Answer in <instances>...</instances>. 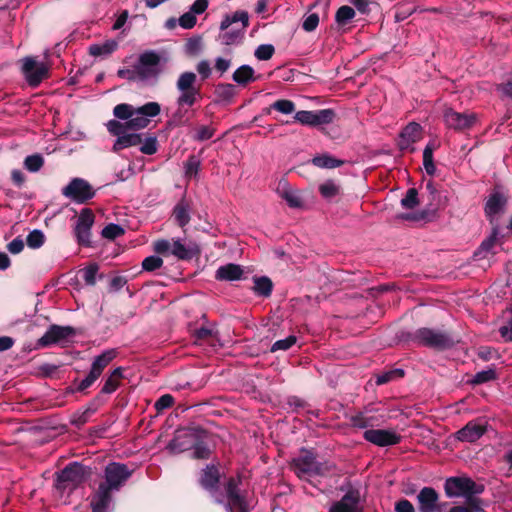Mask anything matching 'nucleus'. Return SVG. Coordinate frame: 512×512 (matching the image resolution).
<instances>
[{"label": "nucleus", "mask_w": 512, "mask_h": 512, "mask_svg": "<svg viewBox=\"0 0 512 512\" xmlns=\"http://www.w3.org/2000/svg\"><path fill=\"white\" fill-rule=\"evenodd\" d=\"M419 512H442L445 504L439 502V494L433 487H423L417 495Z\"/></svg>", "instance_id": "18"}, {"label": "nucleus", "mask_w": 512, "mask_h": 512, "mask_svg": "<svg viewBox=\"0 0 512 512\" xmlns=\"http://www.w3.org/2000/svg\"><path fill=\"white\" fill-rule=\"evenodd\" d=\"M44 164V159L39 154L27 156L24 161V167L30 172H37Z\"/></svg>", "instance_id": "45"}, {"label": "nucleus", "mask_w": 512, "mask_h": 512, "mask_svg": "<svg viewBox=\"0 0 512 512\" xmlns=\"http://www.w3.org/2000/svg\"><path fill=\"white\" fill-rule=\"evenodd\" d=\"M327 472L326 467L323 463L318 462L316 459L313 460V464L311 465V468L308 472V476L316 475V476H323Z\"/></svg>", "instance_id": "63"}, {"label": "nucleus", "mask_w": 512, "mask_h": 512, "mask_svg": "<svg viewBox=\"0 0 512 512\" xmlns=\"http://www.w3.org/2000/svg\"><path fill=\"white\" fill-rule=\"evenodd\" d=\"M163 264V260L158 256L146 257L142 262V267L145 271H154L160 268Z\"/></svg>", "instance_id": "57"}, {"label": "nucleus", "mask_w": 512, "mask_h": 512, "mask_svg": "<svg viewBox=\"0 0 512 512\" xmlns=\"http://www.w3.org/2000/svg\"><path fill=\"white\" fill-rule=\"evenodd\" d=\"M360 503V491L350 488L339 501L332 504L329 512H357Z\"/></svg>", "instance_id": "22"}, {"label": "nucleus", "mask_w": 512, "mask_h": 512, "mask_svg": "<svg viewBox=\"0 0 512 512\" xmlns=\"http://www.w3.org/2000/svg\"><path fill=\"white\" fill-rule=\"evenodd\" d=\"M142 142L141 136L135 133L124 132L120 137L117 138L114 143L113 150L119 151L121 149L139 145Z\"/></svg>", "instance_id": "32"}, {"label": "nucleus", "mask_w": 512, "mask_h": 512, "mask_svg": "<svg viewBox=\"0 0 512 512\" xmlns=\"http://www.w3.org/2000/svg\"><path fill=\"white\" fill-rule=\"evenodd\" d=\"M254 286L252 287L253 292L263 298H269L273 291V282L267 276H254Z\"/></svg>", "instance_id": "28"}, {"label": "nucleus", "mask_w": 512, "mask_h": 512, "mask_svg": "<svg viewBox=\"0 0 512 512\" xmlns=\"http://www.w3.org/2000/svg\"><path fill=\"white\" fill-rule=\"evenodd\" d=\"M497 379V373L494 368L477 372L470 380L472 385H481Z\"/></svg>", "instance_id": "38"}, {"label": "nucleus", "mask_w": 512, "mask_h": 512, "mask_svg": "<svg viewBox=\"0 0 512 512\" xmlns=\"http://www.w3.org/2000/svg\"><path fill=\"white\" fill-rule=\"evenodd\" d=\"M210 455V449L202 443L195 441L192 448V457L195 459H206Z\"/></svg>", "instance_id": "58"}, {"label": "nucleus", "mask_w": 512, "mask_h": 512, "mask_svg": "<svg viewBox=\"0 0 512 512\" xmlns=\"http://www.w3.org/2000/svg\"><path fill=\"white\" fill-rule=\"evenodd\" d=\"M318 191L325 200L331 201L341 194V186L337 181L327 179L319 185Z\"/></svg>", "instance_id": "31"}, {"label": "nucleus", "mask_w": 512, "mask_h": 512, "mask_svg": "<svg viewBox=\"0 0 512 512\" xmlns=\"http://www.w3.org/2000/svg\"><path fill=\"white\" fill-rule=\"evenodd\" d=\"M271 107L273 110H276L285 115L294 113L296 110L295 103L289 99H278L271 104Z\"/></svg>", "instance_id": "40"}, {"label": "nucleus", "mask_w": 512, "mask_h": 512, "mask_svg": "<svg viewBox=\"0 0 512 512\" xmlns=\"http://www.w3.org/2000/svg\"><path fill=\"white\" fill-rule=\"evenodd\" d=\"M219 481L220 473L218 467L214 464L207 465L200 479L201 485L210 492L215 502L222 503L221 493H218Z\"/></svg>", "instance_id": "19"}, {"label": "nucleus", "mask_w": 512, "mask_h": 512, "mask_svg": "<svg viewBox=\"0 0 512 512\" xmlns=\"http://www.w3.org/2000/svg\"><path fill=\"white\" fill-rule=\"evenodd\" d=\"M135 66L138 78L143 82H155L162 72L160 56L154 51L142 53Z\"/></svg>", "instance_id": "8"}, {"label": "nucleus", "mask_w": 512, "mask_h": 512, "mask_svg": "<svg viewBox=\"0 0 512 512\" xmlns=\"http://www.w3.org/2000/svg\"><path fill=\"white\" fill-rule=\"evenodd\" d=\"M245 278V271L241 265L234 263L226 264V281H237Z\"/></svg>", "instance_id": "39"}, {"label": "nucleus", "mask_w": 512, "mask_h": 512, "mask_svg": "<svg viewBox=\"0 0 512 512\" xmlns=\"http://www.w3.org/2000/svg\"><path fill=\"white\" fill-rule=\"evenodd\" d=\"M21 62L22 73L31 87L39 86V84L48 77L49 66L46 63L39 62L34 57H25Z\"/></svg>", "instance_id": "11"}, {"label": "nucleus", "mask_w": 512, "mask_h": 512, "mask_svg": "<svg viewBox=\"0 0 512 512\" xmlns=\"http://www.w3.org/2000/svg\"><path fill=\"white\" fill-rule=\"evenodd\" d=\"M85 479V469L79 463L64 468L58 475L56 487L60 490H72Z\"/></svg>", "instance_id": "12"}, {"label": "nucleus", "mask_w": 512, "mask_h": 512, "mask_svg": "<svg viewBox=\"0 0 512 512\" xmlns=\"http://www.w3.org/2000/svg\"><path fill=\"white\" fill-rule=\"evenodd\" d=\"M507 311L511 314V317L505 324L500 326L499 333L503 338L504 342H512V305L507 308Z\"/></svg>", "instance_id": "50"}, {"label": "nucleus", "mask_w": 512, "mask_h": 512, "mask_svg": "<svg viewBox=\"0 0 512 512\" xmlns=\"http://www.w3.org/2000/svg\"><path fill=\"white\" fill-rule=\"evenodd\" d=\"M98 272V266L95 264L89 265L82 270V276L86 284L94 285L96 282V275Z\"/></svg>", "instance_id": "56"}, {"label": "nucleus", "mask_w": 512, "mask_h": 512, "mask_svg": "<svg viewBox=\"0 0 512 512\" xmlns=\"http://www.w3.org/2000/svg\"><path fill=\"white\" fill-rule=\"evenodd\" d=\"M74 336L73 328L69 326L52 325L38 340L39 347H48L54 344L65 345Z\"/></svg>", "instance_id": "15"}, {"label": "nucleus", "mask_w": 512, "mask_h": 512, "mask_svg": "<svg viewBox=\"0 0 512 512\" xmlns=\"http://www.w3.org/2000/svg\"><path fill=\"white\" fill-rule=\"evenodd\" d=\"M124 234V229L118 224H108L102 230V236L106 239L114 240Z\"/></svg>", "instance_id": "47"}, {"label": "nucleus", "mask_w": 512, "mask_h": 512, "mask_svg": "<svg viewBox=\"0 0 512 512\" xmlns=\"http://www.w3.org/2000/svg\"><path fill=\"white\" fill-rule=\"evenodd\" d=\"M118 76L131 81L139 80L135 65L132 68L119 69Z\"/></svg>", "instance_id": "61"}, {"label": "nucleus", "mask_w": 512, "mask_h": 512, "mask_svg": "<svg viewBox=\"0 0 512 512\" xmlns=\"http://www.w3.org/2000/svg\"><path fill=\"white\" fill-rule=\"evenodd\" d=\"M130 475L126 465L115 462L108 464L105 468L106 482L99 485L92 497V512H108L112 503L111 492L118 490Z\"/></svg>", "instance_id": "1"}, {"label": "nucleus", "mask_w": 512, "mask_h": 512, "mask_svg": "<svg viewBox=\"0 0 512 512\" xmlns=\"http://www.w3.org/2000/svg\"><path fill=\"white\" fill-rule=\"evenodd\" d=\"M401 205L405 209H414L419 205L418 191L416 188H409L406 195L401 199Z\"/></svg>", "instance_id": "42"}, {"label": "nucleus", "mask_w": 512, "mask_h": 512, "mask_svg": "<svg viewBox=\"0 0 512 512\" xmlns=\"http://www.w3.org/2000/svg\"><path fill=\"white\" fill-rule=\"evenodd\" d=\"M107 129L111 134L116 135L117 138L120 137L124 132L129 130V128L127 127V121L123 124L116 120H110L107 123Z\"/></svg>", "instance_id": "55"}, {"label": "nucleus", "mask_w": 512, "mask_h": 512, "mask_svg": "<svg viewBox=\"0 0 512 512\" xmlns=\"http://www.w3.org/2000/svg\"><path fill=\"white\" fill-rule=\"evenodd\" d=\"M487 431V423L471 420L455 433L456 439L461 442L473 443L479 440Z\"/></svg>", "instance_id": "20"}, {"label": "nucleus", "mask_w": 512, "mask_h": 512, "mask_svg": "<svg viewBox=\"0 0 512 512\" xmlns=\"http://www.w3.org/2000/svg\"><path fill=\"white\" fill-rule=\"evenodd\" d=\"M118 47L115 40H107L102 44H93L89 47V52L93 56H106L111 54Z\"/></svg>", "instance_id": "33"}, {"label": "nucleus", "mask_w": 512, "mask_h": 512, "mask_svg": "<svg viewBox=\"0 0 512 512\" xmlns=\"http://www.w3.org/2000/svg\"><path fill=\"white\" fill-rule=\"evenodd\" d=\"M404 370L402 369H393L387 372H384L377 376L376 384L377 385H384L387 384L395 379H400L404 377Z\"/></svg>", "instance_id": "43"}, {"label": "nucleus", "mask_w": 512, "mask_h": 512, "mask_svg": "<svg viewBox=\"0 0 512 512\" xmlns=\"http://www.w3.org/2000/svg\"><path fill=\"white\" fill-rule=\"evenodd\" d=\"M363 438L379 447L397 445L402 440V436L400 434L387 429H367L363 433Z\"/></svg>", "instance_id": "16"}, {"label": "nucleus", "mask_w": 512, "mask_h": 512, "mask_svg": "<svg viewBox=\"0 0 512 512\" xmlns=\"http://www.w3.org/2000/svg\"><path fill=\"white\" fill-rule=\"evenodd\" d=\"M173 214L175 220L181 227H184L190 220L187 206L184 203L176 205Z\"/></svg>", "instance_id": "46"}, {"label": "nucleus", "mask_w": 512, "mask_h": 512, "mask_svg": "<svg viewBox=\"0 0 512 512\" xmlns=\"http://www.w3.org/2000/svg\"><path fill=\"white\" fill-rule=\"evenodd\" d=\"M253 75L254 70L251 66L242 65L233 73L232 78L236 83L246 85L253 80Z\"/></svg>", "instance_id": "35"}, {"label": "nucleus", "mask_w": 512, "mask_h": 512, "mask_svg": "<svg viewBox=\"0 0 512 512\" xmlns=\"http://www.w3.org/2000/svg\"><path fill=\"white\" fill-rule=\"evenodd\" d=\"M275 48L272 44H261L255 50V57L258 60H269L274 55Z\"/></svg>", "instance_id": "48"}, {"label": "nucleus", "mask_w": 512, "mask_h": 512, "mask_svg": "<svg viewBox=\"0 0 512 512\" xmlns=\"http://www.w3.org/2000/svg\"><path fill=\"white\" fill-rule=\"evenodd\" d=\"M65 197L77 203H84L91 199L95 192L91 185L84 179L74 178L62 190Z\"/></svg>", "instance_id": "13"}, {"label": "nucleus", "mask_w": 512, "mask_h": 512, "mask_svg": "<svg viewBox=\"0 0 512 512\" xmlns=\"http://www.w3.org/2000/svg\"><path fill=\"white\" fill-rule=\"evenodd\" d=\"M421 126L418 123H409L400 133L401 138L408 139L410 142H417L419 139Z\"/></svg>", "instance_id": "41"}, {"label": "nucleus", "mask_w": 512, "mask_h": 512, "mask_svg": "<svg viewBox=\"0 0 512 512\" xmlns=\"http://www.w3.org/2000/svg\"><path fill=\"white\" fill-rule=\"evenodd\" d=\"M277 192L280 197L284 199L289 207L291 208H301L303 206L302 197L300 192L296 189L289 187L287 181H280Z\"/></svg>", "instance_id": "27"}, {"label": "nucleus", "mask_w": 512, "mask_h": 512, "mask_svg": "<svg viewBox=\"0 0 512 512\" xmlns=\"http://www.w3.org/2000/svg\"><path fill=\"white\" fill-rule=\"evenodd\" d=\"M395 511L396 512H415V508L409 500L403 498V499L398 500L395 503Z\"/></svg>", "instance_id": "62"}, {"label": "nucleus", "mask_w": 512, "mask_h": 512, "mask_svg": "<svg viewBox=\"0 0 512 512\" xmlns=\"http://www.w3.org/2000/svg\"><path fill=\"white\" fill-rule=\"evenodd\" d=\"M435 146L433 143H428L423 151V166L428 175L433 176L436 172V166L433 160V151Z\"/></svg>", "instance_id": "36"}, {"label": "nucleus", "mask_w": 512, "mask_h": 512, "mask_svg": "<svg viewBox=\"0 0 512 512\" xmlns=\"http://www.w3.org/2000/svg\"><path fill=\"white\" fill-rule=\"evenodd\" d=\"M45 241V235L41 230H33L31 231L26 239L27 245L32 249L40 248Z\"/></svg>", "instance_id": "44"}, {"label": "nucleus", "mask_w": 512, "mask_h": 512, "mask_svg": "<svg viewBox=\"0 0 512 512\" xmlns=\"http://www.w3.org/2000/svg\"><path fill=\"white\" fill-rule=\"evenodd\" d=\"M229 25H239L247 28L249 25V16L246 11H236L233 16H229Z\"/></svg>", "instance_id": "49"}, {"label": "nucleus", "mask_w": 512, "mask_h": 512, "mask_svg": "<svg viewBox=\"0 0 512 512\" xmlns=\"http://www.w3.org/2000/svg\"><path fill=\"white\" fill-rule=\"evenodd\" d=\"M408 339L418 345L437 351L450 349L458 342L448 332L437 331L426 327L419 328L415 332L409 333Z\"/></svg>", "instance_id": "3"}, {"label": "nucleus", "mask_w": 512, "mask_h": 512, "mask_svg": "<svg viewBox=\"0 0 512 512\" xmlns=\"http://www.w3.org/2000/svg\"><path fill=\"white\" fill-rule=\"evenodd\" d=\"M311 163L318 168L334 169V168H338V167H341L342 165H344L345 161L341 160V159H337L328 153H323V154L314 156L311 159Z\"/></svg>", "instance_id": "29"}, {"label": "nucleus", "mask_w": 512, "mask_h": 512, "mask_svg": "<svg viewBox=\"0 0 512 512\" xmlns=\"http://www.w3.org/2000/svg\"><path fill=\"white\" fill-rule=\"evenodd\" d=\"M338 119L336 111L332 108L320 110H300L295 112L294 120L301 125L316 128L323 134L328 135L326 126Z\"/></svg>", "instance_id": "6"}, {"label": "nucleus", "mask_w": 512, "mask_h": 512, "mask_svg": "<svg viewBox=\"0 0 512 512\" xmlns=\"http://www.w3.org/2000/svg\"><path fill=\"white\" fill-rule=\"evenodd\" d=\"M444 490L448 497H464L471 505L478 502L474 496L482 494L485 486L482 483L475 482L470 477L458 476L447 478L444 483Z\"/></svg>", "instance_id": "4"}, {"label": "nucleus", "mask_w": 512, "mask_h": 512, "mask_svg": "<svg viewBox=\"0 0 512 512\" xmlns=\"http://www.w3.org/2000/svg\"><path fill=\"white\" fill-rule=\"evenodd\" d=\"M297 341L296 336L290 335L285 339L277 340L271 347V352H275L278 350L286 351L290 349Z\"/></svg>", "instance_id": "52"}, {"label": "nucleus", "mask_w": 512, "mask_h": 512, "mask_svg": "<svg viewBox=\"0 0 512 512\" xmlns=\"http://www.w3.org/2000/svg\"><path fill=\"white\" fill-rule=\"evenodd\" d=\"M174 399L171 395L165 394L161 396L155 403V409L158 412H161L173 405Z\"/></svg>", "instance_id": "60"}, {"label": "nucleus", "mask_w": 512, "mask_h": 512, "mask_svg": "<svg viewBox=\"0 0 512 512\" xmlns=\"http://www.w3.org/2000/svg\"><path fill=\"white\" fill-rule=\"evenodd\" d=\"M508 202V189L502 184L496 183L484 204V214L490 225L499 226L498 217L505 213Z\"/></svg>", "instance_id": "5"}, {"label": "nucleus", "mask_w": 512, "mask_h": 512, "mask_svg": "<svg viewBox=\"0 0 512 512\" xmlns=\"http://www.w3.org/2000/svg\"><path fill=\"white\" fill-rule=\"evenodd\" d=\"M7 249L12 254H18L24 249V241L17 237L7 245Z\"/></svg>", "instance_id": "64"}, {"label": "nucleus", "mask_w": 512, "mask_h": 512, "mask_svg": "<svg viewBox=\"0 0 512 512\" xmlns=\"http://www.w3.org/2000/svg\"><path fill=\"white\" fill-rule=\"evenodd\" d=\"M444 121L448 128L463 132L475 124L476 116L473 113H460L448 108L444 112Z\"/></svg>", "instance_id": "17"}, {"label": "nucleus", "mask_w": 512, "mask_h": 512, "mask_svg": "<svg viewBox=\"0 0 512 512\" xmlns=\"http://www.w3.org/2000/svg\"><path fill=\"white\" fill-rule=\"evenodd\" d=\"M200 167V161L197 157L191 156L185 163V175L188 178L195 177Z\"/></svg>", "instance_id": "53"}, {"label": "nucleus", "mask_w": 512, "mask_h": 512, "mask_svg": "<svg viewBox=\"0 0 512 512\" xmlns=\"http://www.w3.org/2000/svg\"><path fill=\"white\" fill-rule=\"evenodd\" d=\"M316 454L312 450L301 449V455L292 459L290 463L291 470L302 480H307L306 476L315 460Z\"/></svg>", "instance_id": "23"}, {"label": "nucleus", "mask_w": 512, "mask_h": 512, "mask_svg": "<svg viewBox=\"0 0 512 512\" xmlns=\"http://www.w3.org/2000/svg\"><path fill=\"white\" fill-rule=\"evenodd\" d=\"M196 441V434L191 430L178 431L168 445L173 453H181L193 448Z\"/></svg>", "instance_id": "24"}, {"label": "nucleus", "mask_w": 512, "mask_h": 512, "mask_svg": "<svg viewBox=\"0 0 512 512\" xmlns=\"http://www.w3.org/2000/svg\"><path fill=\"white\" fill-rule=\"evenodd\" d=\"M123 376L122 368L118 367L112 371L110 376L105 380L102 392L105 394L113 393L119 386V381Z\"/></svg>", "instance_id": "34"}, {"label": "nucleus", "mask_w": 512, "mask_h": 512, "mask_svg": "<svg viewBox=\"0 0 512 512\" xmlns=\"http://www.w3.org/2000/svg\"><path fill=\"white\" fill-rule=\"evenodd\" d=\"M319 24V16L317 13L309 14L302 23V28L306 32L314 31Z\"/></svg>", "instance_id": "59"}, {"label": "nucleus", "mask_w": 512, "mask_h": 512, "mask_svg": "<svg viewBox=\"0 0 512 512\" xmlns=\"http://www.w3.org/2000/svg\"><path fill=\"white\" fill-rule=\"evenodd\" d=\"M245 31L246 28L239 25H229V16L226 15V45L242 43Z\"/></svg>", "instance_id": "30"}, {"label": "nucleus", "mask_w": 512, "mask_h": 512, "mask_svg": "<svg viewBox=\"0 0 512 512\" xmlns=\"http://www.w3.org/2000/svg\"><path fill=\"white\" fill-rule=\"evenodd\" d=\"M140 144V151L146 155H153L158 150V143L156 137H147Z\"/></svg>", "instance_id": "51"}, {"label": "nucleus", "mask_w": 512, "mask_h": 512, "mask_svg": "<svg viewBox=\"0 0 512 512\" xmlns=\"http://www.w3.org/2000/svg\"><path fill=\"white\" fill-rule=\"evenodd\" d=\"M500 234V228L499 226L491 225V233L490 235L485 238L480 246L477 248V250L474 252L473 256L475 259H485L488 257V255H494V247L497 243L498 236Z\"/></svg>", "instance_id": "25"}, {"label": "nucleus", "mask_w": 512, "mask_h": 512, "mask_svg": "<svg viewBox=\"0 0 512 512\" xmlns=\"http://www.w3.org/2000/svg\"><path fill=\"white\" fill-rule=\"evenodd\" d=\"M208 7V0H196L190 10L184 13L179 19V25L184 29H191L196 24V15L202 14Z\"/></svg>", "instance_id": "26"}, {"label": "nucleus", "mask_w": 512, "mask_h": 512, "mask_svg": "<svg viewBox=\"0 0 512 512\" xmlns=\"http://www.w3.org/2000/svg\"><path fill=\"white\" fill-rule=\"evenodd\" d=\"M94 223V215L91 210L83 209L78 217L75 227V235L80 244L90 243V230Z\"/></svg>", "instance_id": "21"}, {"label": "nucleus", "mask_w": 512, "mask_h": 512, "mask_svg": "<svg viewBox=\"0 0 512 512\" xmlns=\"http://www.w3.org/2000/svg\"><path fill=\"white\" fill-rule=\"evenodd\" d=\"M242 478L237 476L231 477L226 481V501L231 510L238 512H248L249 507L246 500L247 491L242 488Z\"/></svg>", "instance_id": "10"}, {"label": "nucleus", "mask_w": 512, "mask_h": 512, "mask_svg": "<svg viewBox=\"0 0 512 512\" xmlns=\"http://www.w3.org/2000/svg\"><path fill=\"white\" fill-rule=\"evenodd\" d=\"M160 110L157 102H149L139 108L123 103L116 105L113 113L115 117L127 120L129 130H139L147 127L150 119L157 116Z\"/></svg>", "instance_id": "2"}, {"label": "nucleus", "mask_w": 512, "mask_h": 512, "mask_svg": "<svg viewBox=\"0 0 512 512\" xmlns=\"http://www.w3.org/2000/svg\"><path fill=\"white\" fill-rule=\"evenodd\" d=\"M115 351L107 350L95 357L92 362L89 374L79 384V390H85L90 387L102 374L103 370L114 359Z\"/></svg>", "instance_id": "14"}, {"label": "nucleus", "mask_w": 512, "mask_h": 512, "mask_svg": "<svg viewBox=\"0 0 512 512\" xmlns=\"http://www.w3.org/2000/svg\"><path fill=\"white\" fill-rule=\"evenodd\" d=\"M429 216L428 210H422L419 212L402 213L398 217L402 220L419 222L426 220Z\"/></svg>", "instance_id": "54"}, {"label": "nucleus", "mask_w": 512, "mask_h": 512, "mask_svg": "<svg viewBox=\"0 0 512 512\" xmlns=\"http://www.w3.org/2000/svg\"><path fill=\"white\" fill-rule=\"evenodd\" d=\"M355 15V10L352 7L344 5L338 8L335 15V21L338 25L344 26L348 24L355 17Z\"/></svg>", "instance_id": "37"}, {"label": "nucleus", "mask_w": 512, "mask_h": 512, "mask_svg": "<svg viewBox=\"0 0 512 512\" xmlns=\"http://www.w3.org/2000/svg\"><path fill=\"white\" fill-rule=\"evenodd\" d=\"M154 251L163 256H174L179 260H189L198 254L196 244L181 239L158 240L154 242Z\"/></svg>", "instance_id": "7"}, {"label": "nucleus", "mask_w": 512, "mask_h": 512, "mask_svg": "<svg viewBox=\"0 0 512 512\" xmlns=\"http://www.w3.org/2000/svg\"><path fill=\"white\" fill-rule=\"evenodd\" d=\"M197 76L193 72L182 73L177 80V89L180 92L177 99L179 108L194 105L200 98V91L195 86Z\"/></svg>", "instance_id": "9"}]
</instances>
